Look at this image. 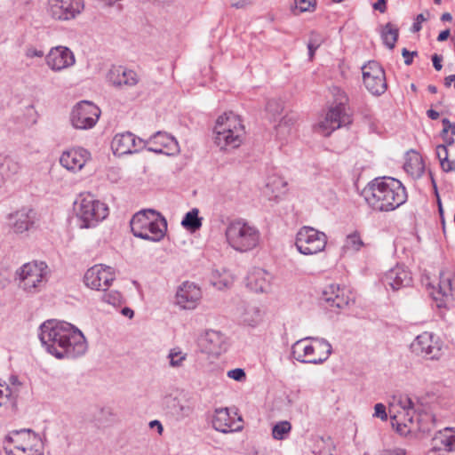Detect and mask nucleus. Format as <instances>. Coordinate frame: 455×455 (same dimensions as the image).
Returning a JSON list of instances; mask_svg holds the SVG:
<instances>
[{
	"label": "nucleus",
	"instance_id": "obj_1",
	"mask_svg": "<svg viewBox=\"0 0 455 455\" xmlns=\"http://www.w3.org/2000/svg\"><path fill=\"white\" fill-rule=\"evenodd\" d=\"M39 339L47 352L58 359L76 358L87 349L82 331L67 322L45 321L40 326Z\"/></svg>",
	"mask_w": 455,
	"mask_h": 455
},
{
	"label": "nucleus",
	"instance_id": "obj_2",
	"mask_svg": "<svg viewBox=\"0 0 455 455\" xmlns=\"http://www.w3.org/2000/svg\"><path fill=\"white\" fill-rule=\"evenodd\" d=\"M363 196L369 206L378 212L394 211L407 200L401 181L390 177L374 179L364 188Z\"/></svg>",
	"mask_w": 455,
	"mask_h": 455
},
{
	"label": "nucleus",
	"instance_id": "obj_3",
	"mask_svg": "<svg viewBox=\"0 0 455 455\" xmlns=\"http://www.w3.org/2000/svg\"><path fill=\"white\" fill-rule=\"evenodd\" d=\"M134 236L152 242H159L167 230V221L155 210H142L133 215L130 221Z\"/></svg>",
	"mask_w": 455,
	"mask_h": 455
},
{
	"label": "nucleus",
	"instance_id": "obj_4",
	"mask_svg": "<svg viewBox=\"0 0 455 455\" xmlns=\"http://www.w3.org/2000/svg\"><path fill=\"white\" fill-rule=\"evenodd\" d=\"M396 411L393 419L398 425L409 427V431L418 429L423 434H429L435 427V416L429 412L418 411L415 404L409 396H401L398 400Z\"/></svg>",
	"mask_w": 455,
	"mask_h": 455
},
{
	"label": "nucleus",
	"instance_id": "obj_5",
	"mask_svg": "<svg viewBox=\"0 0 455 455\" xmlns=\"http://www.w3.org/2000/svg\"><path fill=\"white\" fill-rule=\"evenodd\" d=\"M225 235L228 243L240 252L256 248L260 239L258 228L243 220L231 221L226 228Z\"/></svg>",
	"mask_w": 455,
	"mask_h": 455
},
{
	"label": "nucleus",
	"instance_id": "obj_6",
	"mask_svg": "<svg viewBox=\"0 0 455 455\" xmlns=\"http://www.w3.org/2000/svg\"><path fill=\"white\" fill-rule=\"evenodd\" d=\"M291 353L299 362L318 364L330 356L331 345L324 339L307 337L292 345Z\"/></svg>",
	"mask_w": 455,
	"mask_h": 455
},
{
	"label": "nucleus",
	"instance_id": "obj_7",
	"mask_svg": "<svg viewBox=\"0 0 455 455\" xmlns=\"http://www.w3.org/2000/svg\"><path fill=\"white\" fill-rule=\"evenodd\" d=\"M74 211L84 228L95 227L108 215V206L91 194H81L74 203Z\"/></svg>",
	"mask_w": 455,
	"mask_h": 455
},
{
	"label": "nucleus",
	"instance_id": "obj_8",
	"mask_svg": "<svg viewBox=\"0 0 455 455\" xmlns=\"http://www.w3.org/2000/svg\"><path fill=\"white\" fill-rule=\"evenodd\" d=\"M337 90L339 94L336 99V105L329 109L325 119L317 125L318 132L323 136H329L336 129L352 123L351 115L347 108L348 98L344 92H341L339 89Z\"/></svg>",
	"mask_w": 455,
	"mask_h": 455
},
{
	"label": "nucleus",
	"instance_id": "obj_9",
	"mask_svg": "<svg viewBox=\"0 0 455 455\" xmlns=\"http://www.w3.org/2000/svg\"><path fill=\"white\" fill-rule=\"evenodd\" d=\"M47 266L44 262L24 264L17 271L18 285L27 293L39 292L46 283Z\"/></svg>",
	"mask_w": 455,
	"mask_h": 455
},
{
	"label": "nucleus",
	"instance_id": "obj_10",
	"mask_svg": "<svg viewBox=\"0 0 455 455\" xmlns=\"http://www.w3.org/2000/svg\"><path fill=\"white\" fill-rule=\"evenodd\" d=\"M326 243V235L311 227L301 228L296 235L295 245L304 255H312L323 251Z\"/></svg>",
	"mask_w": 455,
	"mask_h": 455
},
{
	"label": "nucleus",
	"instance_id": "obj_11",
	"mask_svg": "<svg viewBox=\"0 0 455 455\" xmlns=\"http://www.w3.org/2000/svg\"><path fill=\"white\" fill-rule=\"evenodd\" d=\"M48 12L55 20L76 19L84 9V0H49Z\"/></svg>",
	"mask_w": 455,
	"mask_h": 455
},
{
	"label": "nucleus",
	"instance_id": "obj_12",
	"mask_svg": "<svg viewBox=\"0 0 455 455\" xmlns=\"http://www.w3.org/2000/svg\"><path fill=\"white\" fill-rule=\"evenodd\" d=\"M99 108L90 101L77 103L71 112L70 120L76 129H89L95 125L100 117Z\"/></svg>",
	"mask_w": 455,
	"mask_h": 455
},
{
	"label": "nucleus",
	"instance_id": "obj_13",
	"mask_svg": "<svg viewBox=\"0 0 455 455\" xmlns=\"http://www.w3.org/2000/svg\"><path fill=\"white\" fill-rule=\"evenodd\" d=\"M411 351L428 360H438L442 355V344L431 332L425 331L411 344Z\"/></svg>",
	"mask_w": 455,
	"mask_h": 455
},
{
	"label": "nucleus",
	"instance_id": "obj_14",
	"mask_svg": "<svg viewBox=\"0 0 455 455\" xmlns=\"http://www.w3.org/2000/svg\"><path fill=\"white\" fill-rule=\"evenodd\" d=\"M363 80L366 89L373 95H381L387 90L385 72L376 61L363 66Z\"/></svg>",
	"mask_w": 455,
	"mask_h": 455
},
{
	"label": "nucleus",
	"instance_id": "obj_15",
	"mask_svg": "<svg viewBox=\"0 0 455 455\" xmlns=\"http://www.w3.org/2000/svg\"><path fill=\"white\" fill-rule=\"evenodd\" d=\"M84 279L91 289L107 291L115 279V274L109 267L95 265L86 271Z\"/></svg>",
	"mask_w": 455,
	"mask_h": 455
},
{
	"label": "nucleus",
	"instance_id": "obj_16",
	"mask_svg": "<svg viewBox=\"0 0 455 455\" xmlns=\"http://www.w3.org/2000/svg\"><path fill=\"white\" fill-rule=\"evenodd\" d=\"M144 143L148 150L155 153L173 156L180 151L176 139L164 132H156L148 140H144Z\"/></svg>",
	"mask_w": 455,
	"mask_h": 455
},
{
	"label": "nucleus",
	"instance_id": "obj_17",
	"mask_svg": "<svg viewBox=\"0 0 455 455\" xmlns=\"http://www.w3.org/2000/svg\"><path fill=\"white\" fill-rule=\"evenodd\" d=\"M430 292L433 299L437 302V307H445L446 303L453 300L455 297V283L451 273L441 272L437 286H432Z\"/></svg>",
	"mask_w": 455,
	"mask_h": 455
},
{
	"label": "nucleus",
	"instance_id": "obj_18",
	"mask_svg": "<svg viewBox=\"0 0 455 455\" xmlns=\"http://www.w3.org/2000/svg\"><path fill=\"white\" fill-rule=\"evenodd\" d=\"M111 148L115 155L124 156L136 153L145 148L144 140L136 138L130 132L116 134L111 142Z\"/></svg>",
	"mask_w": 455,
	"mask_h": 455
},
{
	"label": "nucleus",
	"instance_id": "obj_19",
	"mask_svg": "<svg viewBox=\"0 0 455 455\" xmlns=\"http://www.w3.org/2000/svg\"><path fill=\"white\" fill-rule=\"evenodd\" d=\"M201 297L199 287L193 283L184 282L177 290L176 304L183 309H194Z\"/></svg>",
	"mask_w": 455,
	"mask_h": 455
},
{
	"label": "nucleus",
	"instance_id": "obj_20",
	"mask_svg": "<svg viewBox=\"0 0 455 455\" xmlns=\"http://www.w3.org/2000/svg\"><path fill=\"white\" fill-rule=\"evenodd\" d=\"M386 287H390L393 291H398L401 288L411 285L412 277L411 272L403 266L397 265L387 271L382 279Z\"/></svg>",
	"mask_w": 455,
	"mask_h": 455
},
{
	"label": "nucleus",
	"instance_id": "obj_21",
	"mask_svg": "<svg viewBox=\"0 0 455 455\" xmlns=\"http://www.w3.org/2000/svg\"><path fill=\"white\" fill-rule=\"evenodd\" d=\"M108 82L116 88L132 87L138 84L136 72L124 67H112L107 75Z\"/></svg>",
	"mask_w": 455,
	"mask_h": 455
},
{
	"label": "nucleus",
	"instance_id": "obj_22",
	"mask_svg": "<svg viewBox=\"0 0 455 455\" xmlns=\"http://www.w3.org/2000/svg\"><path fill=\"white\" fill-rule=\"evenodd\" d=\"M212 427L220 432L230 433L242 429V418L231 417L228 408L216 409L212 419Z\"/></svg>",
	"mask_w": 455,
	"mask_h": 455
},
{
	"label": "nucleus",
	"instance_id": "obj_23",
	"mask_svg": "<svg viewBox=\"0 0 455 455\" xmlns=\"http://www.w3.org/2000/svg\"><path fill=\"white\" fill-rule=\"evenodd\" d=\"M48 66L56 71L62 70L75 63L73 52L64 46L52 48L46 58Z\"/></svg>",
	"mask_w": 455,
	"mask_h": 455
},
{
	"label": "nucleus",
	"instance_id": "obj_24",
	"mask_svg": "<svg viewBox=\"0 0 455 455\" xmlns=\"http://www.w3.org/2000/svg\"><path fill=\"white\" fill-rule=\"evenodd\" d=\"M227 128H221V126L214 127L215 133V143L221 150L234 149L240 147L243 143L244 135L235 133V130H226Z\"/></svg>",
	"mask_w": 455,
	"mask_h": 455
},
{
	"label": "nucleus",
	"instance_id": "obj_25",
	"mask_svg": "<svg viewBox=\"0 0 455 455\" xmlns=\"http://www.w3.org/2000/svg\"><path fill=\"white\" fill-rule=\"evenodd\" d=\"M164 403L168 413L177 420H182L189 417L194 411V407L188 400L180 399L177 396H165Z\"/></svg>",
	"mask_w": 455,
	"mask_h": 455
},
{
	"label": "nucleus",
	"instance_id": "obj_26",
	"mask_svg": "<svg viewBox=\"0 0 455 455\" xmlns=\"http://www.w3.org/2000/svg\"><path fill=\"white\" fill-rule=\"evenodd\" d=\"M33 211L28 208H22L7 216L8 226L15 234H22L28 231L33 225Z\"/></svg>",
	"mask_w": 455,
	"mask_h": 455
},
{
	"label": "nucleus",
	"instance_id": "obj_27",
	"mask_svg": "<svg viewBox=\"0 0 455 455\" xmlns=\"http://www.w3.org/2000/svg\"><path fill=\"white\" fill-rule=\"evenodd\" d=\"M88 152L83 148H73L62 153L60 164L69 171H78L83 168L87 160Z\"/></svg>",
	"mask_w": 455,
	"mask_h": 455
},
{
	"label": "nucleus",
	"instance_id": "obj_28",
	"mask_svg": "<svg viewBox=\"0 0 455 455\" xmlns=\"http://www.w3.org/2000/svg\"><path fill=\"white\" fill-rule=\"evenodd\" d=\"M322 299L331 308L342 309L348 305V297L344 294V289L338 284H330L322 293Z\"/></svg>",
	"mask_w": 455,
	"mask_h": 455
},
{
	"label": "nucleus",
	"instance_id": "obj_29",
	"mask_svg": "<svg viewBox=\"0 0 455 455\" xmlns=\"http://www.w3.org/2000/svg\"><path fill=\"white\" fill-rule=\"evenodd\" d=\"M271 275L266 270L257 267L247 275V286L256 292H266L270 288Z\"/></svg>",
	"mask_w": 455,
	"mask_h": 455
},
{
	"label": "nucleus",
	"instance_id": "obj_30",
	"mask_svg": "<svg viewBox=\"0 0 455 455\" xmlns=\"http://www.w3.org/2000/svg\"><path fill=\"white\" fill-rule=\"evenodd\" d=\"M449 428L438 431L432 439V448L441 453L439 455H455V435H448Z\"/></svg>",
	"mask_w": 455,
	"mask_h": 455
},
{
	"label": "nucleus",
	"instance_id": "obj_31",
	"mask_svg": "<svg viewBox=\"0 0 455 455\" xmlns=\"http://www.w3.org/2000/svg\"><path fill=\"white\" fill-rule=\"evenodd\" d=\"M200 344L205 352L213 355L220 354L224 345V336L216 331H207L200 339Z\"/></svg>",
	"mask_w": 455,
	"mask_h": 455
},
{
	"label": "nucleus",
	"instance_id": "obj_32",
	"mask_svg": "<svg viewBox=\"0 0 455 455\" xmlns=\"http://www.w3.org/2000/svg\"><path fill=\"white\" fill-rule=\"evenodd\" d=\"M215 126H221L227 128L226 130H235V133L245 134L244 126L242 124L240 117L233 112L225 113L223 116L218 117Z\"/></svg>",
	"mask_w": 455,
	"mask_h": 455
},
{
	"label": "nucleus",
	"instance_id": "obj_33",
	"mask_svg": "<svg viewBox=\"0 0 455 455\" xmlns=\"http://www.w3.org/2000/svg\"><path fill=\"white\" fill-rule=\"evenodd\" d=\"M380 36L383 44L389 49H394L398 40L399 29L391 22H387L382 27Z\"/></svg>",
	"mask_w": 455,
	"mask_h": 455
},
{
	"label": "nucleus",
	"instance_id": "obj_34",
	"mask_svg": "<svg viewBox=\"0 0 455 455\" xmlns=\"http://www.w3.org/2000/svg\"><path fill=\"white\" fill-rule=\"evenodd\" d=\"M241 320L249 326H255L261 321V311L259 307L251 304L244 306Z\"/></svg>",
	"mask_w": 455,
	"mask_h": 455
},
{
	"label": "nucleus",
	"instance_id": "obj_35",
	"mask_svg": "<svg viewBox=\"0 0 455 455\" xmlns=\"http://www.w3.org/2000/svg\"><path fill=\"white\" fill-rule=\"evenodd\" d=\"M20 167L18 163L11 158H4L0 161V187L5 180L17 173Z\"/></svg>",
	"mask_w": 455,
	"mask_h": 455
},
{
	"label": "nucleus",
	"instance_id": "obj_36",
	"mask_svg": "<svg viewBox=\"0 0 455 455\" xmlns=\"http://www.w3.org/2000/svg\"><path fill=\"white\" fill-rule=\"evenodd\" d=\"M199 211L196 208L192 209L184 216L181 225L191 232L198 230L202 226V219L198 217Z\"/></svg>",
	"mask_w": 455,
	"mask_h": 455
},
{
	"label": "nucleus",
	"instance_id": "obj_37",
	"mask_svg": "<svg viewBox=\"0 0 455 455\" xmlns=\"http://www.w3.org/2000/svg\"><path fill=\"white\" fill-rule=\"evenodd\" d=\"M291 430V425L289 421H280L272 428V436L275 440H283Z\"/></svg>",
	"mask_w": 455,
	"mask_h": 455
},
{
	"label": "nucleus",
	"instance_id": "obj_38",
	"mask_svg": "<svg viewBox=\"0 0 455 455\" xmlns=\"http://www.w3.org/2000/svg\"><path fill=\"white\" fill-rule=\"evenodd\" d=\"M6 455H43L37 450L33 449L31 446L20 447L18 444L14 447L5 445L4 447Z\"/></svg>",
	"mask_w": 455,
	"mask_h": 455
},
{
	"label": "nucleus",
	"instance_id": "obj_39",
	"mask_svg": "<svg viewBox=\"0 0 455 455\" xmlns=\"http://www.w3.org/2000/svg\"><path fill=\"white\" fill-rule=\"evenodd\" d=\"M404 169L407 172L415 177L421 176L424 172V166L419 156H416L414 160L411 159L409 162H406L404 164Z\"/></svg>",
	"mask_w": 455,
	"mask_h": 455
},
{
	"label": "nucleus",
	"instance_id": "obj_40",
	"mask_svg": "<svg viewBox=\"0 0 455 455\" xmlns=\"http://www.w3.org/2000/svg\"><path fill=\"white\" fill-rule=\"evenodd\" d=\"M363 246V242L357 232L348 235L346 238L344 247L355 251H359Z\"/></svg>",
	"mask_w": 455,
	"mask_h": 455
},
{
	"label": "nucleus",
	"instance_id": "obj_41",
	"mask_svg": "<svg viewBox=\"0 0 455 455\" xmlns=\"http://www.w3.org/2000/svg\"><path fill=\"white\" fill-rule=\"evenodd\" d=\"M31 433H32V430H30V429H21V430L12 431L10 435H8L5 437V443H7L9 444H13V447L17 444L20 447H28V445H24V444L20 443V435H29Z\"/></svg>",
	"mask_w": 455,
	"mask_h": 455
},
{
	"label": "nucleus",
	"instance_id": "obj_42",
	"mask_svg": "<svg viewBox=\"0 0 455 455\" xmlns=\"http://www.w3.org/2000/svg\"><path fill=\"white\" fill-rule=\"evenodd\" d=\"M266 109L274 118H275L282 114L283 110V102L276 99L269 100L267 103Z\"/></svg>",
	"mask_w": 455,
	"mask_h": 455
},
{
	"label": "nucleus",
	"instance_id": "obj_43",
	"mask_svg": "<svg viewBox=\"0 0 455 455\" xmlns=\"http://www.w3.org/2000/svg\"><path fill=\"white\" fill-rule=\"evenodd\" d=\"M168 357L170 359V365L172 367H180L186 360L187 355L182 354L180 351L172 349L170 351Z\"/></svg>",
	"mask_w": 455,
	"mask_h": 455
},
{
	"label": "nucleus",
	"instance_id": "obj_44",
	"mask_svg": "<svg viewBox=\"0 0 455 455\" xmlns=\"http://www.w3.org/2000/svg\"><path fill=\"white\" fill-rule=\"evenodd\" d=\"M294 4L300 12H305L314 11L316 2L315 0H294Z\"/></svg>",
	"mask_w": 455,
	"mask_h": 455
},
{
	"label": "nucleus",
	"instance_id": "obj_45",
	"mask_svg": "<svg viewBox=\"0 0 455 455\" xmlns=\"http://www.w3.org/2000/svg\"><path fill=\"white\" fill-rule=\"evenodd\" d=\"M296 118L294 116H284L279 122L278 125L276 126L278 132H282V129L285 128L287 129V132H289L290 127L295 123Z\"/></svg>",
	"mask_w": 455,
	"mask_h": 455
},
{
	"label": "nucleus",
	"instance_id": "obj_46",
	"mask_svg": "<svg viewBox=\"0 0 455 455\" xmlns=\"http://www.w3.org/2000/svg\"><path fill=\"white\" fill-rule=\"evenodd\" d=\"M228 377L236 381H243L246 378L245 371L241 368L233 369L228 371Z\"/></svg>",
	"mask_w": 455,
	"mask_h": 455
},
{
	"label": "nucleus",
	"instance_id": "obj_47",
	"mask_svg": "<svg viewBox=\"0 0 455 455\" xmlns=\"http://www.w3.org/2000/svg\"><path fill=\"white\" fill-rule=\"evenodd\" d=\"M427 17H425V15L423 13H419L417 15L415 21L411 28V32L417 33L421 29V28H422L421 23L426 21L430 16L428 12H427Z\"/></svg>",
	"mask_w": 455,
	"mask_h": 455
},
{
	"label": "nucleus",
	"instance_id": "obj_48",
	"mask_svg": "<svg viewBox=\"0 0 455 455\" xmlns=\"http://www.w3.org/2000/svg\"><path fill=\"white\" fill-rule=\"evenodd\" d=\"M440 164L443 172H449L455 171V160H450L448 156L446 157V154H444L443 158H442Z\"/></svg>",
	"mask_w": 455,
	"mask_h": 455
},
{
	"label": "nucleus",
	"instance_id": "obj_49",
	"mask_svg": "<svg viewBox=\"0 0 455 455\" xmlns=\"http://www.w3.org/2000/svg\"><path fill=\"white\" fill-rule=\"evenodd\" d=\"M3 385L0 383V387H2ZM12 392L9 386H6L4 389L0 388V407L4 405L8 401L9 398L12 396Z\"/></svg>",
	"mask_w": 455,
	"mask_h": 455
},
{
	"label": "nucleus",
	"instance_id": "obj_50",
	"mask_svg": "<svg viewBox=\"0 0 455 455\" xmlns=\"http://www.w3.org/2000/svg\"><path fill=\"white\" fill-rule=\"evenodd\" d=\"M323 43V38L321 35H319L315 32H312L310 34V37H309V40L307 43L308 44L315 46L316 48H319Z\"/></svg>",
	"mask_w": 455,
	"mask_h": 455
},
{
	"label": "nucleus",
	"instance_id": "obj_51",
	"mask_svg": "<svg viewBox=\"0 0 455 455\" xmlns=\"http://www.w3.org/2000/svg\"><path fill=\"white\" fill-rule=\"evenodd\" d=\"M375 412L374 416L380 418L383 420L387 419V414L386 412V407L382 403H377L375 405Z\"/></svg>",
	"mask_w": 455,
	"mask_h": 455
},
{
	"label": "nucleus",
	"instance_id": "obj_52",
	"mask_svg": "<svg viewBox=\"0 0 455 455\" xmlns=\"http://www.w3.org/2000/svg\"><path fill=\"white\" fill-rule=\"evenodd\" d=\"M417 54H418L417 52H410L406 48H403L402 50V55L404 58V63L407 66H409L412 63V58H413V56H416Z\"/></svg>",
	"mask_w": 455,
	"mask_h": 455
},
{
	"label": "nucleus",
	"instance_id": "obj_53",
	"mask_svg": "<svg viewBox=\"0 0 455 455\" xmlns=\"http://www.w3.org/2000/svg\"><path fill=\"white\" fill-rule=\"evenodd\" d=\"M387 0H378L372 4V8L380 13H385L387 12Z\"/></svg>",
	"mask_w": 455,
	"mask_h": 455
},
{
	"label": "nucleus",
	"instance_id": "obj_54",
	"mask_svg": "<svg viewBox=\"0 0 455 455\" xmlns=\"http://www.w3.org/2000/svg\"><path fill=\"white\" fill-rule=\"evenodd\" d=\"M381 455H406V451L402 448H394L383 451Z\"/></svg>",
	"mask_w": 455,
	"mask_h": 455
},
{
	"label": "nucleus",
	"instance_id": "obj_55",
	"mask_svg": "<svg viewBox=\"0 0 455 455\" xmlns=\"http://www.w3.org/2000/svg\"><path fill=\"white\" fill-rule=\"evenodd\" d=\"M251 4V0H233L231 6L236 9H242Z\"/></svg>",
	"mask_w": 455,
	"mask_h": 455
},
{
	"label": "nucleus",
	"instance_id": "obj_56",
	"mask_svg": "<svg viewBox=\"0 0 455 455\" xmlns=\"http://www.w3.org/2000/svg\"><path fill=\"white\" fill-rule=\"evenodd\" d=\"M444 154H446V157L448 156V149L445 145H438L436 148V155L439 159V161H442V158H443Z\"/></svg>",
	"mask_w": 455,
	"mask_h": 455
},
{
	"label": "nucleus",
	"instance_id": "obj_57",
	"mask_svg": "<svg viewBox=\"0 0 455 455\" xmlns=\"http://www.w3.org/2000/svg\"><path fill=\"white\" fill-rule=\"evenodd\" d=\"M442 60H443L442 56H440L436 53L432 56V61H433L434 68L438 71L441 70L443 68V66L441 64Z\"/></svg>",
	"mask_w": 455,
	"mask_h": 455
},
{
	"label": "nucleus",
	"instance_id": "obj_58",
	"mask_svg": "<svg viewBox=\"0 0 455 455\" xmlns=\"http://www.w3.org/2000/svg\"><path fill=\"white\" fill-rule=\"evenodd\" d=\"M149 427L151 428L157 427V431H158V433L160 435L163 433L164 428H163V426H162V424H161V422L159 420L156 419V420L150 421L149 422Z\"/></svg>",
	"mask_w": 455,
	"mask_h": 455
},
{
	"label": "nucleus",
	"instance_id": "obj_59",
	"mask_svg": "<svg viewBox=\"0 0 455 455\" xmlns=\"http://www.w3.org/2000/svg\"><path fill=\"white\" fill-rule=\"evenodd\" d=\"M449 36H450V30L445 29L438 35L437 40L439 42H443V41L447 40Z\"/></svg>",
	"mask_w": 455,
	"mask_h": 455
},
{
	"label": "nucleus",
	"instance_id": "obj_60",
	"mask_svg": "<svg viewBox=\"0 0 455 455\" xmlns=\"http://www.w3.org/2000/svg\"><path fill=\"white\" fill-rule=\"evenodd\" d=\"M28 56L29 57H42L44 56V52L39 50H28Z\"/></svg>",
	"mask_w": 455,
	"mask_h": 455
},
{
	"label": "nucleus",
	"instance_id": "obj_61",
	"mask_svg": "<svg viewBox=\"0 0 455 455\" xmlns=\"http://www.w3.org/2000/svg\"><path fill=\"white\" fill-rule=\"evenodd\" d=\"M427 115L432 120H436L440 116L439 113L434 109H428Z\"/></svg>",
	"mask_w": 455,
	"mask_h": 455
},
{
	"label": "nucleus",
	"instance_id": "obj_62",
	"mask_svg": "<svg viewBox=\"0 0 455 455\" xmlns=\"http://www.w3.org/2000/svg\"><path fill=\"white\" fill-rule=\"evenodd\" d=\"M455 82V75H450L445 77L444 79V84L447 87H450L451 85V83Z\"/></svg>",
	"mask_w": 455,
	"mask_h": 455
},
{
	"label": "nucleus",
	"instance_id": "obj_63",
	"mask_svg": "<svg viewBox=\"0 0 455 455\" xmlns=\"http://www.w3.org/2000/svg\"><path fill=\"white\" fill-rule=\"evenodd\" d=\"M122 314L124 315V316H127L129 318H132L134 315V312L132 309L129 308V307H124L122 309Z\"/></svg>",
	"mask_w": 455,
	"mask_h": 455
},
{
	"label": "nucleus",
	"instance_id": "obj_64",
	"mask_svg": "<svg viewBox=\"0 0 455 455\" xmlns=\"http://www.w3.org/2000/svg\"><path fill=\"white\" fill-rule=\"evenodd\" d=\"M307 49H308V56H309V60H312L314 56H315V51L318 49L315 46H312L310 44H307Z\"/></svg>",
	"mask_w": 455,
	"mask_h": 455
}]
</instances>
